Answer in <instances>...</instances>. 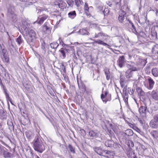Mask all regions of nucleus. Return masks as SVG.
Here are the masks:
<instances>
[{
    "mask_svg": "<svg viewBox=\"0 0 158 158\" xmlns=\"http://www.w3.org/2000/svg\"><path fill=\"white\" fill-rule=\"evenodd\" d=\"M115 143L112 140H107L105 142V144L106 146L113 149Z\"/></svg>",
    "mask_w": 158,
    "mask_h": 158,
    "instance_id": "nucleus-12",
    "label": "nucleus"
},
{
    "mask_svg": "<svg viewBox=\"0 0 158 158\" xmlns=\"http://www.w3.org/2000/svg\"><path fill=\"white\" fill-rule=\"evenodd\" d=\"M132 75V70L129 69L125 73V76L127 78L131 77Z\"/></svg>",
    "mask_w": 158,
    "mask_h": 158,
    "instance_id": "nucleus-32",
    "label": "nucleus"
},
{
    "mask_svg": "<svg viewBox=\"0 0 158 158\" xmlns=\"http://www.w3.org/2000/svg\"><path fill=\"white\" fill-rule=\"evenodd\" d=\"M120 82L121 87L123 88L125 85V78L122 77L121 75H120Z\"/></svg>",
    "mask_w": 158,
    "mask_h": 158,
    "instance_id": "nucleus-33",
    "label": "nucleus"
},
{
    "mask_svg": "<svg viewBox=\"0 0 158 158\" xmlns=\"http://www.w3.org/2000/svg\"><path fill=\"white\" fill-rule=\"evenodd\" d=\"M127 21L128 22V26L129 27L133 33L135 34H137L138 33L134 24L132 23L130 20L128 19Z\"/></svg>",
    "mask_w": 158,
    "mask_h": 158,
    "instance_id": "nucleus-8",
    "label": "nucleus"
},
{
    "mask_svg": "<svg viewBox=\"0 0 158 158\" xmlns=\"http://www.w3.org/2000/svg\"><path fill=\"white\" fill-rule=\"evenodd\" d=\"M16 41L18 45H20L23 43V40L21 35L16 39Z\"/></svg>",
    "mask_w": 158,
    "mask_h": 158,
    "instance_id": "nucleus-34",
    "label": "nucleus"
},
{
    "mask_svg": "<svg viewBox=\"0 0 158 158\" xmlns=\"http://www.w3.org/2000/svg\"><path fill=\"white\" fill-rule=\"evenodd\" d=\"M58 46L59 44L56 42H53L50 44L51 47L54 49H56Z\"/></svg>",
    "mask_w": 158,
    "mask_h": 158,
    "instance_id": "nucleus-45",
    "label": "nucleus"
},
{
    "mask_svg": "<svg viewBox=\"0 0 158 158\" xmlns=\"http://www.w3.org/2000/svg\"><path fill=\"white\" fill-rule=\"evenodd\" d=\"M127 85H126L123 88V93L127 92Z\"/></svg>",
    "mask_w": 158,
    "mask_h": 158,
    "instance_id": "nucleus-64",
    "label": "nucleus"
},
{
    "mask_svg": "<svg viewBox=\"0 0 158 158\" xmlns=\"http://www.w3.org/2000/svg\"><path fill=\"white\" fill-rule=\"evenodd\" d=\"M104 71L105 74L106 76V79L107 80H109L110 77L109 71L107 69H105Z\"/></svg>",
    "mask_w": 158,
    "mask_h": 158,
    "instance_id": "nucleus-44",
    "label": "nucleus"
},
{
    "mask_svg": "<svg viewBox=\"0 0 158 158\" xmlns=\"http://www.w3.org/2000/svg\"><path fill=\"white\" fill-rule=\"evenodd\" d=\"M0 55L2 59H9L8 53L6 49H2V51L0 52Z\"/></svg>",
    "mask_w": 158,
    "mask_h": 158,
    "instance_id": "nucleus-13",
    "label": "nucleus"
},
{
    "mask_svg": "<svg viewBox=\"0 0 158 158\" xmlns=\"http://www.w3.org/2000/svg\"><path fill=\"white\" fill-rule=\"evenodd\" d=\"M66 47H64L63 49H61L60 50L61 53L60 56L63 57V58H64L65 57L66 53H68L69 51H72V53L74 52V46H70L68 45H65Z\"/></svg>",
    "mask_w": 158,
    "mask_h": 158,
    "instance_id": "nucleus-3",
    "label": "nucleus"
},
{
    "mask_svg": "<svg viewBox=\"0 0 158 158\" xmlns=\"http://www.w3.org/2000/svg\"><path fill=\"white\" fill-rule=\"evenodd\" d=\"M114 1L115 3L116 7L117 8L119 9L121 7V0H114Z\"/></svg>",
    "mask_w": 158,
    "mask_h": 158,
    "instance_id": "nucleus-43",
    "label": "nucleus"
},
{
    "mask_svg": "<svg viewBox=\"0 0 158 158\" xmlns=\"http://www.w3.org/2000/svg\"><path fill=\"white\" fill-rule=\"evenodd\" d=\"M133 134V132L131 129H128L124 133H123L122 135L123 136L127 135L128 136H131Z\"/></svg>",
    "mask_w": 158,
    "mask_h": 158,
    "instance_id": "nucleus-26",
    "label": "nucleus"
},
{
    "mask_svg": "<svg viewBox=\"0 0 158 158\" xmlns=\"http://www.w3.org/2000/svg\"><path fill=\"white\" fill-rule=\"evenodd\" d=\"M5 158H9L13 157V155L10 152L7 151V149L5 150L4 152L2 155Z\"/></svg>",
    "mask_w": 158,
    "mask_h": 158,
    "instance_id": "nucleus-24",
    "label": "nucleus"
},
{
    "mask_svg": "<svg viewBox=\"0 0 158 158\" xmlns=\"http://www.w3.org/2000/svg\"><path fill=\"white\" fill-rule=\"evenodd\" d=\"M154 45L155 44L153 43L149 42L146 44V47L149 49H152Z\"/></svg>",
    "mask_w": 158,
    "mask_h": 158,
    "instance_id": "nucleus-46",
    "label": "nucleus"
},
{
    "mask_svg": "<svg viewBox=\"0 0 158 158\" xmlns=\"http://www.w3.org/2000/svg\"><path fill=\"white\" fill-rule=\"evenodd\" d=\"M99 37L101 36L102 37V39H103L104 37L108 36L107 35L102 32L99 33Z\"/></svg>",
    "mask_w": 158,
    "mask_h": 158,
    "instance_id": "nucleus-52",
    "label": "nucleus"
},
{
    "mask_svg": "<svg viewBox=\"0 0 158 158\" xmlns=\"http://www.w3.org/2000/svg\"><path fill=\"white\" fill-rule=\"evenodd\" d=\"M48 23L46 22L44 23L42 27V30L45 34L49 33L51 31V28L49 25H48Z\"/></svg>",
    "mask_w": 158,
    "mask_h": 158,
    "instance_id": "nucleus-11",
    "label": "nucleus"
},
{
    "mask_svg": "<svg viewBox=\"0 0 158 158\" xmlns=\"http://www.w3.org/2000/svg\"><path fill=\"white\" fill-rule=\"evenodd\" d=\"M78 32L83 35H88L89 34V32L86 29H80Z\"/></svg>",
    "mask_w": 158,
    "mask_h": 158,
    "instance_id": "nucleus-38",
    "label": "nucleus"
},
{
    "mask_svg": "<svg viewBox=\"0 0 158 158\" xmlns=\"http://www.w3.org/2000/svg\"><path fill=\"white\" fill-rule=\"evenodd\" d=\"M147 110V108L146 106H142L140 107L139 109V111L140 114H145Z\"/></svg>",
    "mask_w": 158,
    "mask_h": 158,
    "instance_id": "nucleus-23",
    "label": "nucleus"
},
{
    "mask_svg": "<svg viewBox=\"0 0 158 158\" xmlns=\"http://www.w3.org/2000/svg\"><path fill=\"white\" fill-rule=\"evenodd\" d=\"M148 80V81L149 86L148 87V88L150 89H152L154 86V82L151 77H149Z\"/></svg>",
    "mask_w": 158,
    "mask_h": 158,
    "instance_id": "nucleus-25",
    "label": "nucleus"
},
{
    "mask_svg": "<svg viewBox=\"0 0 158 158\" xmlns=\"http://www.w3.org/2000/svg\"><path fill=\"white\" fill-rule=\"evenodd\" d=\"M103 88L102 89V94L101 95V97L103 102L106 103L107 101H110L111 99V95L108 94V92L107 91L105 92L103 91Z\"/></svg>",
    "mask_w": 158,
    "mask_h": 158,
    "instance_id": "nucleus-5",
    "label": "nucleus"
},
{
    "mask_svg": "<svg viewBox=\"0 0 158 158\" xmlns=\"http://www.w3.org/2000/svg\"><path fill=\"white\" fill-rule=\"evenodd\" d=\"M110 12L109 9L108 8H105L104 11H102L103 13L104 14V15L105 16L106 15H107L109 14Z\"/></svg>",
    "mask_w": 158,
    "mask_h": 158,
    "instance_id": "nucleus-53",
    "label": "nucleus"
},
{
    "mask_svg": "<svg viewBox=\"0 0 158 158\" xmlns=\"http://www.w3.org/2000/svg\"><path fill=\"white\" fill-rule=\"evenodd\" d=\"M62 71L61 70V73H62V74H63V76L64 78V79L65 80H66V79L67 80H68V77L67 76V75H66V74L62 73Z\"/></svg>",
    "mask_w": 158,
    "mask_h": 158,
    "instance_id": "nucleus-63",
    "label": "nucleus"
},
{
    "mask_svg": "<svg viewBox=\"0 0 158 158\" xmlns=\"http://www.w3.org/2000/svg\"><path fill=\"white\" fill-rule=\"evenodd\" d=\"M134 63L132 62L131 61H126L125 66H126L129 68L131 67H132L134 66Z\"/></svg>",
    "mask_w": 158,
    "mask_h": 158,
    "instance_id": "nucleus-41",
    "label": "nucleus"
},
{
    "mask_svg": "<svg viewBox=\"0 0 158 158\" xmlns=\"http://www.w3.org/2000/svg\"><path fill=\"white\" fill-rule=\"evenodd\" d=\"M127 156L129 158H146L145 156L142 155H139L138 156H137L135 155V153L132 152H129L127 154Z\"/></svg>",
    "mask_w": 158,
    "mask_h": 158,
    "instance_id": "nucleus-14",
    "label": "nucleus"
},
{
    "mask_svg": "<svg viewBox=\"0 0 158 158\" xmlns=\"http://www.w3.org/2000/svg\"><path fill=\"white\" fill-rule=\"evenodd\" d=\"M7 123L9 126V129L11 131H14V127L12 122L10 121H8Z\"/></svg>",
    "mask_w": 158,
    "mask_h": 158,
    "instance_id": "nucleus-35",
    "label": "nucleus"
},
{
    "mask_svg": "<svg viewBox=\"0 0 158 158\" xmlns=\"http://www.w3.org/2000/svg\"><path fill=\"white\" fill-rule=\"evenodd\" d=\"M140 148L143 151H144L146 149L145 147L143 144H140Z\"/></svg>",
    "mask_w": 158,
    "mask_h": 158,
    "instance_id": "nucleus-60",
    "label": "nucleus"
},
{
    "mask_svg": "<svg viewBox=\"0 0 158 158\" xmlns=\"http://www.w3.org/2000/svg\"><path fill=\"white\" fill-rule=\"evenodd\" d=\"M127 145L129 148H131L134 146V142L131 140H128L127 143Z\"/></svg>",
    "mask_w": 158,
    "mask_h": 158,
    "instance_id": "nucleus-40",
    "label": "nucleus"
},
{
    "mask_svg": "<svg viewBox=\"0 0 158 158\" xmlns=\"http://www.w3.org/2000/svg\"><path fill=\"white\" fill-rule=\"evenodd\" d=\"M76 15L75 10L70 11L68 14V17L71 19H73L76 16Z\"/></svg>",
    "mask_w": 158,
    "mask_h": 158,
    "instance_id": "nucleus-29",
    "label": "nucleus"
},
{
    "mask_svg": "<svg viewBox=\"0 0 158 158\" xmlns=\"http://www.w3.org/2000/svg\"><path fill=\"white\" fill-rule=\"evenodd\" d=\"M126 13L125 11L123 10L121 11L118 17V20L120 23H122L123 22L126 17Z\"/></svg>",
    "mask_w": 158,
    "mask_h": 158,
    "instance_id": "nucleus-10",
    "label": "nucleus"
},
{
    "mask_svg": "<svg viewBox=\"0 0 158 158\" xmlns=\"http://www.w3.org/2000/svg\"><path fill=\"white\" fill-rule=\"evenodd\" d=\"M61 69L63 72L64 73H66L65 68L64 64H61Z\"/></svg>",
    "mask_w": 158,
    "mask_h": 158,
    "instance_id": "nucleus-58",
    "label": "nucleus"
},
{
    "mask_svg": "<svg viewBox=\"0 0 158 158\" xmlns=\"http://www.w3.org/2000/svg\"><path fill=\"white\" fill-rule=\"evenodd\" d=\"M75 4L77 7H78L80 5H82L83 2L82 0H75Z\"/></svg>",
    "mask_w": 158,
    "mask_h": 158,
    "instance_id": "nucleus-49",
    "label": "nucleus"
},
{
    "mask_svg": "<svg viewBox=\"0 0 158 158\" xmlns=\"http://www.w3.org/2000/svg\"><path fill=\"white\" fill-rule=\"evenodd\" d=\"M25 134L27 137L29 139H31L33 135V134L31 132L29 131H26L25 132Z\"/></svg>",
    "mask_w": 158,
    "mask_h": 158,
    "instance_id": "nucleus-36",
    "label": "nucleus"
},
{
    "mask_svg": "<svg viewBox=\"0 0 158 158\" xmlns=\"http://www.w3.org/2000/svg\"><path fill=\"white\" fill-rule=\"evenodd\" d=\"M147 60H139V62H141L142 65L145 66L147 62Z\"/></svg>",
    "mask_w": 158,
    "mask_h": 158,
    "instance_id": "nucleus-56",
    "label": "nucleus"
},
{
    "mask_svg": "<svg viewBox=\"0 0 158 158\" xmlns=\"http://www.w3.org/2000/svg\"><path fill=\"white\" fill-rule=\"evenodd\" d=\"M40 62L41 68H42V67L44 68V65L43 60H40Z\"/></svg>",
    "mask_w": 158,
    "mask_h": 158,
    "instance_id": "nucleus-61",
    "label": "nucleus"
},
{
    "mask_svg": "<svg viewBox=\"0 0 158 158\" xmlns=\"http://www.w3.org/2000/svg\"><path fill=\"white\" fill-rule=\"evenodd\" d=\"M151 96L154 100L158 101V91H152L151 93Z\"/></svg>",
    "mask_w": 158,
    "mask_h": 158,
    "instance_id": "nucleus-22",
    "label": "nucleus"
},
{
    "mask_svg": "<svg viewBox=\"0 0 158 158\" xmlns=\"http://www.w3.org/2000/svg\"><path fill=\"white\" fill-rule=\"evenodd\" d=\"M129 69L132 70V72H133V71H137L138 70V69L137 68H136L135 67H134L133 66L132 67H130V68Z\"/></svg>",
    "mask_w": 158,
    "mask_h": 158,
    "instance_id": "nucleus-59",
    "label": "nucleus"
},
{
    "mask_svg": "<svg viewBox=\"0 0 158 158\" xmlns=\"http://www.w3.org/2000/svg\"><path fill=\"white\" fill-rule=\"evenodd\" d=\"M48 17V16L46 15H42L41 17L39 18L38 20L35 22L41 24H42L44 21Z\"/></svg>",
    "mask_w": 158,
    "mask_h": 158,
    "instance_id": "nucleus-16",
    "label": "nucleus"
},
{
    "mask_svg": "<svg viewBox=\"0 0 158 158\" xmlns=\"http://www.w3.org/2000/svg\"><path fill=\"white\" fill-rule=\"evenodd\" d=\"M108 134L111 138H114L115 136L114 133L111 130H108Z\"/></svg>",
    "mask_w": 158,
    "mask_h": 158,
    "instance_id": "nucleus-48",
    "label": "nucleus"
},
{
    "mask_svg": "<svg viewBox=\"0 0 158 158\" xmlns=\"http://www.w3.org/2000/svg\"><path fill=\"white\" fill-rule=\"evenodd\" d=\"M15 7L13 6H10L8 9V15L12 18H15L16 15L15 13Z\"/></svg>",
    "mask_w": 158,
    "mask_h": 158,
    "instance_id": "nucleus-7",
    "label": "nucleus"
},
{
    "mask_svg": "<svg viewBox=\"0 0 158 158\" xmlns=\"http://www.w3.org/2000/svg\"><path fill=\"white\" fill-rule=\"evenodd\" d=\"M6 150V148L0 145V155H2L5 150Z\"/></svg>",
    "mask_w": 158,
    "mask_h": 158,
    "instance_id": "nucleus-47",
    "label": "nucleus"
},
{
    "mask_svg": "<svg viewBox=\"0 0 158 158\" xmlns=\"http://www.w3.org/2000/svg\"><path fill=\"white\" fill-rule=\"evenodd\" d=\"M68 148L71 152L73 153H75L74 148L71 144H69V145Z\"/></svg>",
    "mask_w": 158,
    "mask_h": 158,
    "instance_id": "nucleus-50",
    "label": "nucleus"
},
{
    "mask_svg": "<svg viewBox=\"0 0 158 158\" xmlns=\"http://www.w3.org/2000/svg\"><path fill=\"white\" fill-rule=\"evenodd\" d=\"M80 133L83 136H84L86 135L85 131L83 129H80Z\"/></svg>",
    "mask_w": 158,
    "mask_h": 158,
    "instance_id": "nucleus-55",
    "label": "nucleus"
},
{
    "mask_svg": "<svg viewBox=\"0 0 158 158\" xmlns=\"http://www.w3.org/2000/svg\"><path fill=\"white\" fill-rule=\"evenodd\" d=\"M117 63L120 67L122 68L125 66L126 61H125V60H118Z\"/></svg>",
    "mask_w": 158,
    "mask_h": 158,
    "instance_id": "nucleus-28",
    "label": "nucleus"
},
{
    "mask_svg": "<svg viewBox=\"0 0 158 158\" xmlns=\"http://www.w3.org/2000/svg\"><path fill=\"white\" fill-rule=\"evenodd\" d=\"M94 42L97 43L99 44H102L104 46H107L108 44L105 43H104L102 41L100 40H94Z\"/></svg>",
    "mask_w": 158,
    "mask_h": 158,
    "instance_id": "nucleus-39",
    "label": "nucleus"
},
{
    "mask_svg": "<svg viewBox=\"0 0 158 158\" xmlns=\"http://www.w3.org/2000/svg\"><path fill=\"white\" fill-rule=\"evenodd\" d=\"M152 72L153 75L155 77L158 76V68H153Z\"/></svg>",
    "mask_w": 158,
    "mask_h": 158,
    "instance_id": "nucleus-37",
    "label": "nucleus"
},
{
    "mask_svg": "<svg viewBox=\"0 0 158 158\" xmlns=\"http://www.w3.org/2000/svg\"><path fill=\"white\" fill-rule=\"evenodd\" d=\"M89 7H88V4L87 3H85L84 8V9L85 11V13L87 16L90 17L91 16V15L90 14L88 13V12H89Z\"/></svg>",
    "mask_w": 158,
    "mask_h": 158,
    "instance_id": "nucleus-30",
    "label": "nucleus"
},
{
    "mask_svg": "<svg viewBox=\"0 0 158 158\" xmlns=\"http://www.w3.org/2000/svg\"><path fill=\"white\" fill-rule=\"evenodd\" d=\"M34 148L35 151L42 153L45 150V147L39 135H36L33 142Z\"/></svg>",
    "mask_w": 158,
    "mask_h": 158,
    "instance_id": "nucleus-1",
    "label": "nucleus"
},
{
    "mask_svg": "<svg viewBox=\"0 0 158 158\" xmlns=\"http://www.w3.org/2000/svg\"><path fill=\"white\" fill-rule=\"evenodd\" d=\"M26 35L27 43L31 46L33 45L35 40L37 38L36 32L31 29L29 31L28 34Z\"/></svg>",
    "mask_w": 158,
    "mask_h": 158,
    "instance_id": "nucleus-2",
    "label": "nucleus"
},
{
    "mask_svg": "<svg viewBox=\"0 0 158 158\" xmlns=\"http://www.w3.org/2000/svg\"><path fill=\"white\" fill-rule=\"evenodd\" d=\"M123 138H122V140L123 142L126 143L127 138L126 137V135L123 136L122 135Z\"/></svg>",
    "mask_w": 158,
    "mask_h": 158,
    "instance_id": "nucleus-62",
    "label": "nucleus"
},
{
    "mask_svg": "<svg viewBox=\"0 0 158 158\" xmlns=\"http://www.w3.org/2000/svg\"><path fill=\"white\" fill-rule=\"evenodd\" d=\"M115 144L114 148L116 149L118 153L122 152L123 150V147L119 144L116 143Z\"/></svg>",
    "mask_w": 158,
    "mask_h": 158,
    "instance_id": "nucleus-20",
    "label": "nucleus"
},
{
    "mask_svg": "<svg viewBox=\"0 0 158 158\" xmlns=\"http://www.w3.org/2000/svg\"><path fill=\"white\" fill-rule=\"evenodd\" d=\"M157 32L154 29H152L151 34L149 35L151 38L153 40L157 39Z\"/></svg>",
    "mask_w": 158,
    "mask_h": 158,
    "instance_id": "nucleus-21",
    "label": "nucleus"
},
{
    "mask_svg": "<svg viewBox=\"0 0 158 158\" xmlns=\"http://www.w3.org/2000/svg\"><path fill=\"white\" fill-rule=\"evenodd\" d=\"M151 134L154 138H158V131H153L151 132Z\"/></svg>",
    "mask_w": 158,
    "mask_h": 158,
    "instance_id": "nucleus-42",
    "label": "nucleus"
},
{
    "mask_svg": "<svg viewBox=\"0 0 158 158\" xmlns=\"http://www.w3.org/2000/svg\"><path fill=\"white\" fill-rule=\"evenodd\" d=\"M6 112L3 109L0 110V118L6 120L7 118Z\"/></svg>",
    "mask_w": 158,
    "mask_h": 158,
    "instance_id": "nucleus-18",
    "label": "nucleus"
},
{
    "mask_svg": "<svg viewBox=\"0 0 158 158\" xmlns=\"http://www.w3.org/2000/svg\"><path fill=\"white\" fill-rule=\"evenodd\" d=\"M0 84L2 88H3L4 92L5 94L6 98L7 101H9L11 102V100L9 96V94L7 93V89L6 87L3 84L2 81L0 78Z\"/></svg>",
    "mask_w": 158,
    "mask_h": 158,
    "instance_id": "nucleus-9",
    "label": "nucleus"
},
{
    "mask_svg": "<svg viewBox=\"0 0 158 158\" xmlns=\"http://www.w3.org/2000/svg\"><path fill=\"white\" fill-rule=\"evenodd\" d=\"M152 52L153 54H158V45H154L152 49Z\"/></svg>",
    "mask_w": 158,
    "mask_h": 158,
    "instance_id": "nucleus-31",
    "label": "nucleus"
},
{
    "mask_svg": "<svg viewBox=\"0 0 158 158\" xmlns=\"http://www.w3.org/2000/svg\"><path fill=\"white\" fill-rule=\"evenodd\" d=\"M136 90L139 95H140L142 98L143 99H143L142 97L144 96L145 95L144 92L142 89L140 88L139 87H138L137 88Z\"/></svg>",
    "mask_w": 158,
    "mask_h": 158,
    "instance_id": "nucleus-27",
    "label": "nucleus"
},
{
    "mask_svg": "<svg viewBox=\"0 0 158 158\" xmlns=\"http://www.w3.org/2000/svg\"><path fill=\"white\" fill-rule=\"evenodd\" d=\"M66 3L63 1H60V2L58 4V6L59 7H64L65 6Z\"/></svg>",
    "mask_w": 158,
    "mask_h": 158,
    "instance_id": "nucleus-54",
    "label": "nucleus"
},
{
    "mask_svg": "<svg viewBox=\"0 0 158 158\" xmlns=\"http://www.w3.org/2000/svg\"><path fill=\"white\" fill-rule=\"evenodd\" d=\"M45 48V47L44 46L42 45L41 47V49L42 50V52L43 53V54L39 55V54H36V56H37V58L39 59H45V58L44 57V53L45 52V50H44Z\"/></svg>",
    "mask_w": 158,
    "mask_h": 158,
    "instance_id": "nucleus-19",
    "label": "nucleus"
},
{
    "mask_svg": "<svg viewBox=\"0 0 158 158\" xmlns=\"http://www.w3.org/2000/svg\"><path fill=\"white\" fill-rule=\"evenodd\" d=\"M27 24V22H25L23 23V25L21 26V29L23 32L26 34H27L29 31L28 27L26 26V25Z\"/></svg>",
    "mask_w": 158,
    "mask_h": 158,
    "instance_id": "nucleus-17",
    "label": "nucleus"
},
{
    "mask_svg": "<svg viewBox=\"0 0 158 158\" xmlns=\"http://www.w3.org/2000/svg\"><path fill=\"white\" fill-rule=\"evenodd\" d=\"M93 149L94 151L98 154L100 156L102 155L103 153V149H102L101 147H94L93 148Z\"/></svg>",
    "mask_w": 158,
    "mask_h": 158,
    "instance_id": "nucleus-15",
    "label": "nucleus"
},
{
    "mask_svg": "<svg viewBox=\"0 0 158 158\" xmlns=\"http://www.w3.org/2000/svg\"><path fill=\"white\" fill-rule=\"evenodd\" d=\"M89 134L90 137L95 138L100 142L103 140L101 134L98 131L91 130L89 131Z\"/></svg>",
    "mask_w": 158,
    "mask_h": 158,
    "instance_id": "nucleus-4",
    "label": "nucleus"
},
{
    "mask_svg": "<svg viewBox=\"0 0 158 158\" xmlns=\"http://www.w3.org/2000/svg\"><path fill=\"white\" fill-rule=\"evenodd\" d=\"M67 4L70 6H72L74 4V2L72 0H68L67 1Z\"/></svg>",
    "mask_w": 158,
    "mask_h": 158,
    "instance_id": "nucleus-51",
    "label": "nucleus"
},
{
    "mask_svg": "<svg viewBox=\"0 0 158 158\" xmlns=\"http://www.w3.org/2000/svg\"><path fill=\"white\" fill-rule=\"evenodd\" d=\"M150 126L151 127L155 128L158 127V114L154 116V119L150 122Z\"/></svg>",
    "mask_w": 158,
    "mask_h": 158,
    "instance_id": "nucleus-6",
    "label": "nucleus"
},
{
    "mask_svg": "<svg viewBox=\"0 0 158 158\" xmlns=\"http://www.w3.org/2000/svg\"><path fill=\"white\" fill-rule=\"evenodd\" d=\"M133 89H131L130 88H128L127 89V93H129L130 95H132L133 93Z\"/></svg>",
    "mask_w": 158,
    "mask_h": 158,
    "instance_id": "nucleus-57",
    "label": "nucleus"
}]
</instances>
